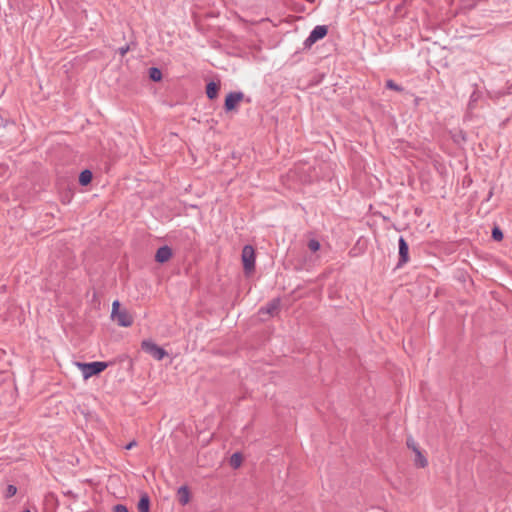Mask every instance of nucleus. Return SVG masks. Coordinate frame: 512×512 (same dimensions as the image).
I'll use <instances>...</instances> for the list:
<instances>
[{
	"label": "nucleus",
	"instance_id": "4be33fe9",
	"mask_svg": "<svg viewBox=\"0 0 512 512\" xmlns=\"http://www.w3.org/2000/svg\"><path fill=\"white\" fill-rule=\"evenodd\" d=\"M115 512H128L127 508L123 505H116L114 508Z\"/></svg>",
	"mask_w": 512,
	"mask_h": 512
},
{
	"label": "nucleus",
	"instance_id": "f257e3e1",
	"mask_svg": "<svg viewBox=\"0 0 512 512\" xmlns=\"http://www.w3.org/2000/svg\"><path fill=\"white\" fill-rule=\"evenodd\" d=\"M111 319L121 327H130L133 324V316L127 309H120V302L112 303Z\"/></svg>",
	"mask_w": 512,
	"mask_h": 512
},
{
	"label": "nucleus",
	"instance_id": "7ed1b4c3",
	"mask_svg": "<svg viewBox=\"0 0 512 512\" xmlns=\"http://www.w3.org/2000/svg\"><path fill=\"white\" fill-rule=\"evenodd\" d=\"M242 263L246 274H250L255 268V250L251 245H246L242 249Z\"/></svg>",
	"mask_w": 512,
	"mask_h": 512
},
{
	"label": "nucleus",
	"instance_id": "393cba45",
	"mask_svg": "<svg viewBox=\"0 0 512 512\" xmlns=\"http://www.w3.org/2000/svg\"><path fill=\"white\" fill-rule=\"evenodd\" d=\"M24 512H30V511H29V510H26V511H24Z\"/></svg>",
	"mask_w": 512,
	"mask_h": 512
},
{
	"label": "nucleus",
	"instance_id": "a211bd4d",
	"mask_svg": "<svg viewBox=\"0 0 512 512\" xmlns=\"http://www.w3.org/2000/svg\"><path fill=\"white\" fill-rule=\"evenodd\" d=\"M492 237L496 241H500L503 238V233H502V231L499 228L496 227L492 231Z\"/></svg>",
	"mask_w": 512,
	"mask_h": 512
},
{
	"label": "nucleus",
	"instance_id": "f8f14e48",
	"mask_svg": "<svg viewBox=\"0 0 512 512\" xmlns=\"http://www.w3.org/2000/svg\"><path fill=\"white\" fill-rule=\"evenodd\" d=\"M219 88H220L219 84H217L215 82L208 83L207 87H206V94H207L208 98H210V99L216 98L218 95Z\"/></svg>",
	"mask_w": 512,
	"mask_h": 512
},
{
	"label": "nucleus",
	"instance_id": "1a4fd4ad",
	"mask_svg": "<svg viewBox=\"0 0 512 512\" xmlns=\"http://www.w3.org/2000/svg\"><path fill=\"white\" fill-rule=\"evenodd\" d=\"M280 309V301L278 299L272 300L267 306L260 310V313H266L269 316H274Z\"/></svg>",
	"mask_w": 512,
	"mask_h": 512
},
{
	"label": "nucleus",
	"instance_id": "9b49d317",
	"mask_svg": "<svg viewBox=\"0 0 512 512\" xmlns=\"http://www.w3.org/2000/svg\"><path fill=\"white\" fill-rule=\"evenodd\" d=\"M408 251H409V248H408V245H407L406 241L403 238H400V240H399V254H400L402 262H407L408 261Z\"/></svg>",
	"mask_w": 512,
	"mask_h": 512
},
{
	"label": "nucleus",
	"instance_id": "39448f33",
	"mask_svg": "<svg viewBox=\"0 0 512 512\" xmlns=\"http://www.w3.org/2000/svg\"><path fill=\"white\" fill-rule=\"evenodd\" d=\"M327 32H328V29H327L326 26H322V25L316 26L312 30V32L310 33L308 38L306 39L305 44L307 46H311L312 44H314L318 40L324 38L327 35Z\"/></svg>",
	"mask_w": 512,
	"mask_h": 512
},
{
	"label": "nucleus",
	"instance_id": "412c9836",
	"mask_svg": "<svg viewBox=\"0 0 512 512\" xmlns=\"http://www.w3.org/2000/svg\"><path fill=\"white\" fill-rule=\"evenodd\" d=\"M407 446H408V448H410L412 451H413V446H414V447H419V446L417 445V443H416L413 439H408V440H407Z\"/></svg>",
	"mask_w": 512,
	"mask_h": 512
},
{
	"label": "nucleus",
	"instance_id": "dca6fc26",
	"mask_svg": "<svg viewBox=\"0 0 512 512\" xmlns=\"http://www.w3.org/2000/svg\"><path fill=\"white\" fill-rule=\"evenodd\" d=\"M149 76L153 81H160L162 78V73L158 68H151L149 71Z\"/></svg>",
	"mask_w": 512,
	"mask_h": 512
},
{
	"label": "nucleus",
	"instance_id": "9d476101",
	"mask_svg": "<svg viewBox=\"0 0 512 512\" xmlns=\"http://www.w3.org/2000/svg\"><path fill=\"white\" fill-rule=\"evenodd\" d=\"M177 498L181 505H186L190 501V491L186 486H182L177 491Z\"/></svg>",
	"mask_w": 512,
	"mask_h": 512
},
{
	"label": "nucleus",
	"instance_id": "20e7f679",
	"mask_svg": "<svg viewBox=\"0 0 512 512\" xmlns=\"http://www.w3.org/2000/svg\"><path fill=\"white\" fill-rule=\"evenodd\" d=\"M141 347L156 360H162L167 355V352L163 348L159 347L151 340H143Z\"/></svg>",
	"mask_w": 512,
	"mask_h": 512
},
{
	"label": "nucleus",
	"instance_id": "6ab92c4d",
	"mask_svg": "<svg viewBox=\"0 0 512 512\" xmlns=\"http://www.w3.org/2000/svg\"><path fill=\"white\" fill-rule=\"evenodd\" d=\"M16 492H17L16 487H15V486H13V485H9V486L7 487L6 497H8V498H9V497H12V496H14V495L16 494Z\"/></svg>",
	"mask_w": 512,
	"mask_h": 512
},
{
	"label": "nucleus",
	"instance_id": "6e6552de",
	"mask_svg": "<svg viewBox=\"0 0 512 512\" xmlns=\"http://www.w3.org/2000/svg\"><path fill=\"white\" fill-rule=\"evenodd\" d=\"M172 257V250L168 246L160 247L155 255V260L159 263H165Z\"/></svg>",
	"mask_w": 512,
	"mask_h": 512
},
{
	"label": "nucleus",
	"instance_id": "b1692460",
	"mask_svg": "<svg viewBox=\"0 0 512 512\" xmlns=\"http://www.w3.org/2000/svg\"><path fill=\"white\" fill-rule=\"evenodd\" d=\"M125 53H126V49H122V50H121V54L123 55V54H125Z\"/></svg>",
	"mask_w": 512,
	"mask_h": 512
},
{
	"label": "nucleus",
	"instance_id": "423d86ee",
	"mask_svg": "<svg viewBox=\"0 0 512 512\" xmlns=\"http://www.w3.org/2000/svg\"><path fill=\"white\" fill-rule=\"evenodd\" d=\"M243 97L244 95L241 92L228 94L225 99V109L227 111L235 110L239 103L243 100Z\"/></svg>",
	"mask_w": 512,
	"mask_h": 512
},
{
	"label": "nucleus",
	"instance_id": "4468645a",
	"mask_svg": "<svg viewBox=\"0 0 512 512\" xmlns=\"http://www.w3.org/2000/svg\"><path fill=\"white\" fill-rule=\"evenodd\" d=\"M92 181V173L89 170H84L79 175V183L83 186L88 185Z\"/></svg>",
	"mask_w": 512,
	"mask_h": 512
},
{
	"label": "nucleus",
	"instance_id": "0eeeda50",
	"mask_svg": "<svg viewBox=\"0 0 512 512\" xmlns=\"http://www.w3.org/2000/svg\"><path fill=\"white\" fill-rule=\"evenodd\" d=\"M413 453H414V465L417 468H426L428 466V460L426 456L423 454V452L420 450L419 447L413 446Z\"/></svg>",
	"mask_w": 512,
	"mask_h": 512
},
{
	"label": "nucleus",
	"instance_id": "ddd939ff",
	"mask_svg": "<svg viewBox=\"0 0 512 512\" xmlns=\"http://www.w3.org/2000/svg\"><path fill=\"white\" fill-rule=\"evenodd\" d=\"M150 501L149 497L145 494L140 498L138 503V511L139 512H149Z\"/></svg>",
	"mask_w": 512,
	"mask_h": 512
},
{
	"label": "nucleus",
	"instance_id": "f03ea898",
	"mask_svg": "<svg viewBox=\"0 0 512 512\" xmlns=\"http://www.w3.org/2000/svg\"><path fill=\"white\" fill-rule=\"evenodd\" d=\"M75 365L81 370L83 374V378L85 380L89 379L90 377L97 375L104 371L107 368L106 362H91V363H81L76 362Z\"/></svg>",
	"mask_w": 512,
	"mask_h": 512
},
{
	"label": "nucleus",
	"instance_id": "f3484780",
	"mask_svg": "<svg viewBox=\"0 0 512 512\" xmlns=\"http://www.w3.org/2000/svg\"><path fill=\"white\" fill-rule=\"evenodd\" d=\"M321 245L318 240L310 239L308 242V248L312 252H317L320 249Z\"/></svg>",
	"mask_w": 512,
	"mask_h": 512
},
{
	"label": "nucleus",
	"instance_id": "aec40b11",
	"mask_svg": "<svg viewBox=\"0 0 512 512\" xmlns=\"http://www.w3.org/2000/svg\"><path fill=\"white\" fill-rule=\"evenodd\" d=\"M386 86L389 89H393V90H396V91H401V88L397 84H395L392 80H388L386 82Z\"/></svg>",
	"mask_w": 512,
	"mask_h": 512
},
{
	"label": "nucleus",
	"instance_id": "5701e85b",
	"mask_svg": "<svg viewBox=\"0 0 512 512\" xmlns=\"http://www.w3.org/2000/svg\"><path fill=\"white\" fill-rule=\"evenodd\" d=\"M136 446V442L135 441H132L130 442L129 444L126 445V449L129 450V449H132L133 447Z\"/></svg>",
	"mask_w": 512,
	"mask_h": 512
},
{
	"label": "nucleus",
	"instance_id": "2eb2a0df",
	"mask_svg": "<svg viewBox=\"0 0 512 512\" xmlns=\"http://www.w3.org/2000/svg\"><path fill=\"white\" fill-rule=\"evenodd\" d=\"M242 464V456L238 453H235L230 458V465L233 468H238Z\"/></svg>",
	"mask_w": 512,
	"mask_h": 512
}]
</instances>
